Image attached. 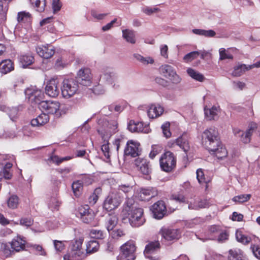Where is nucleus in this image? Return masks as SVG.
Instances as JSON below:
<instances>
[{
  "instance_id": "nucleus-1",
  "label": "nucleus",
  "mask_w": 260,
  "mask_h": 260,
  "mask_svg": "<svg viewBox=\"0 0 260 260\" xmlns=\"http://www.w3.org/2000/svg\"><path fill=\"white\" fill-rule=\"evenodd\" d=\"M124 210L127 212L129 223L133 227H139L144 224L145 219L143 216V209L136 207L127 201L124 204Z\"/></svg>"
},
{
  "instance_id": "nucleus-2",
  "label": "nucleus",
  "mask_w": 260,
  "mask_h": 260,
  "mask_svg": "<svg viewBox=\"0 0 260 260\" xmlns=\"http://www.w3.org/2000/svg\"><path fill=\"white\" fill-rule=\"evenodd\" d=\"M202 142L207 150H214L215 147L220 145L218 132L212 127L206 129L202 135Z\"/></svg>"
},
{
  "instance_id": "nucleus-3",
  "label": "nucleus",
  "mask_w": 260,
  "mask_h": 260,
  "mask_svg": "<svg viewBox=\"0 0 260 260\" xmlns=\"http://www.w3.org/2000/svg\"><path fill=\"white\" fill-rule=\"evenodd\" d=\"M159 164L161 170L167 173L172 172L176 167V158L173 152L166 151L160 157Z\"/></svg>"
},
{
  "instance_id": "nucleus-4",
  "label": "nucleus",
  "mask_w": 260,
  "mask_h": 260,
  "mask_svg": "<svg viewBox=\"0 0 260 260\" xmlns=\"http://www.w3.org/2000/svg\"><path fill=\"white\" fill-rule=\"evenodd\" d=\"M121 252L117 260H135L136 257L135 242L129 240L120 247Z\"/></svg>"
},
{
  "instance_id": "nucleus-5",
  "label": "nucleus",
  "mask_w": 260,
  "mask_h": 260,
  "mask_svg": "<svg viewBox=\"0 0 260 260\" xmlns=\"http://www.w3.org/2000/svg\"><path fill=\"white\" fill-rule=\"evenodd\" d=\"M123 197L120 192L113 191L109 193L104 202V208L108 211L116 209L121 203Z\"/></svg>"
},
{
  "instance_id": "nucleus-6",
  "label": "nucleus",
  "mask_w": 260,
  "mask_h": 260,
  "mask_svg": "<svg viewBox=\"0 0 260 260\" xmlns=\"http://www.w3.org/2000/svg\"><path fill=\"white\" fill-rule=\"evenodd\" d=\"M79 89V83L76 79H65L62 83L61 93L63 98L69 99L77 93Z\"/></svg>"
},
{
  "instance_id": "nucleus-7",
  "label": "nucleus",
  "mask_w": 260,
  "mask_h": 260,
  "mask_svg": "<svg viewBox=\"0 0 260 260\" xmlns=\"http://www.w3.org/2000/svg\"><path fill=\"white\" fill-rule=\"evenodd\" d=\"M162 241H174L181 237L180 230L170 228L162 227L159 232Z\"/></svg>"
},
{
  "instance_id": "nucleus-8",
  "label": "nucleus",
  "mask_w": 260,
  "mask_h": 260,
  "mask_svg": "<svg viewBox=\"0 0 260 260\" xmlns=\"http://www.w3.org/2000/svg\"><path fill=\"white\" fill-rule=\"evenodd\" d=\"M25 93L31 103L40 106L44 98V93L42 90L36 86H31L25 90Z\"/></svg>"
},
{
  "instance_id": "nucleus-9",
  "label": "nucleus",
  "mask_w": 260,
  "mask_h": 260,
  "mask_svg": "<svg viewBox=\"0 0 260 260\" xmlns=\"http://www.w3.org/2000/svg\"><path fill=\"white\" fill-rule=\"evenodd\" d=\"M60 103L58 101H43L39 106L40 109L48 114H56L60 109Z\"/></svg>"
},
{
  "instance_id": "nucleus-10",
  "label": "nucleus",
  "mask_w": 260,
  "mask_h": 260,
  "mask_svg": "<svg viewBox=\"0 0 260 260\" xmlns=\"http://www.w3.org/2000/svg\"><path fill=\"white\" fill-rule=\"evenodd\" d=\"M45 91L48 95L52 98H55L58 95L60 90L57 78H52L47 82Z\"/></svg>"
},
{
  "instance_id": "nucleus-11",
  "label": "nucleus",
  "mask_w": 260,
  "mask_h": 260,
  "mask_svg": "<svg viewBox=\"0 0 260 260\" xmlns=\"http://www.w3.org/2000/svg\"><path fill=\"white\" fill-rule=\"evenodd\" d=\"M91 78L90 70L88 68H84L79 71L78 77L76 79L80 84L87 86L90 85Z\"/></svg>"
},
{
  "instance_id": "nucleus-12",
  "label": "nucleus",
  "mask_w": 260,
  "mask_h": 260,
  "mask_svg": "<svg viewBox=\"0 0 260 260\" xmlns=\"http://www.w3.org/2000/svg\"><path fill=\"white\" fill-rule=\"evenodd\" d=\"M153 217L157 219H162L167 213V208L165 202L158 201L151 207Z\"/></svg>"
},
{
  "instance_id": "nucleus-13",
  "label": "nucleus",
  "mask_w": 260,
  "mask_h": 260,
  "mask_svg": "<svg viewBox=\"0 0 260 260\" xmlns=\"http://www.w3.org/2000/svg\"><path fill=\"white\" fill-rule=\"evenodd\" d=\"M160 248V243L158 241H154L149 242L145 246L144 251L145 256L150 260H158V257L153 254L155 252L158 251Z\"/></svg>"
},
{
  "instance_id": "nucleus-14",
  "label": "nucleus",
  "mask_w": 260,
  "mask_h": 260,
  "mask_svg": "<svg viewBox=\"0 0 260 260\" xmlns=\"http://www.w3.org/2000/svg\"><path fill=\"white\" fill-rule=\"evenodd\" d=\"M136 165L138 170L144 175L149 176L152 169L150 162L146 159L138 158L136 160Z\"/></svg>"
},
{
  "instance_id": "nucleus-15",
  "label": "nucleus",
  "mask_w": 260,
  "mask_h": 260,
  "mask_svg": "<svg viewBox=\"0 0 260 260\" xmlns=\"http://www.w3.org/2000/svg\"><path fill=\"white\" fill-rule=\"evenodd\" d=\"M140 144L133 140L128 141L126 143V147L124 149V154L126 155H131L135 157L139 155Z\"/></svg>"
},
{
  "instance_id": "nucleus-16",
  "label": "nucleus",
  "mask_w": 260,
  "mask_h": 260,
  "mask_svg": "<svg viewBox=\"0 0 260 260\" xmlns=\"http://www.w3.org/2000/svg\"><path fill=\"white\" fill-rule=\"evenodd\" d=\"M36 51L39 56L45 59L51 58L55 53L54 47L49 45L38 46L36 48Z\"/></svg>"
},
{
  "instance_id": "nucleus-17",
  "label": "nucleus",
  "mask_w": 260,
  "mask_h": 260,
  "mask_svg": "<svg viewBox=\"0 0 260 260\" xmlns=\"http://www.w3.org/2000/svg\"><path fill=\"white\" fill-rule=\"evenodd\" d=\"M158 192L156 188L149 187L142 188L140 192V197L143 201H149L157 195Z\"/></svg>"
},
{
  "instance_id": "nucleus-18",
  "label": "nucleus",
  "mask_w": 260,
  "mask_h": 260,
  "mask_svg": "<svg viewBox=\"0 0 260 260\" xmlns=\"http://www.w3.org/2000/svg\"><path fill=\"white\" fill-rule=\"evenodd\" d=\"M175 143L179 146L185 153L184 158L188 159V155L190 154V146L188 141L185 136H182L176 139Z\"/></svg>"
},
{
  "instance_id": "nucleus-19",
  "label": "nucleus",
  "mask_w": 260,
  "mask_h": 260,
  "mask_svg": "<svg viewBox=\"0 0 260 260\" xmlns=\"http://www.w3.org/2000/svg\"><path fill=\"white\" fill-rule=\"evenodd\" d=\"M164 111V108L160 105L152 104L147 111V114L150 118L154 119L161 115Z\"/></svg>"
},
{
  "instance_id": "nucleus-20",
  "label": "nucleus",
  "mask_w": 260,
  "mask_h": 260,
  "mask_svg": "<svg viewBox=\"0 0 260 260\" xmlns=\"http://www.w3.org/2000/svg\"><path fill=\"white\" fill-rule=\"evenodd\" d=\"M85 256L83 250L71 249L70 251L63 256L64 260H82Z\"/></svg>"
},
{
  "instance_id": "nucleus-21",
  "label": "nucleus",
  "mask_w": 260,
  "mask_h": 260,
  "mask_svg": "<svg viewBox=\"0 0 260 260\" xmlns=\"http://www.w3.org/2000/svg\"><path fill=\"white\" fill-rule=\"evenodd\" d=\"M208 151L211 154L214 155L219 159L225 157L228 155L227 150L220 141L219 146L215 147L214 150Z\"/></svg>"
},
{
  "instance_id": "nucleus-22",
  "label": "nucleus",
  "mask_w": 260,
  "mask_h": 260,
  "mask_svg": "<svg viewBox=\"0 0 260 260\" xmlns=\"http://www.w3.org/2000/svg\"><path fill=\"white\" fill-rule=\"evenodd\" d=\"M49 120V117L48 114L43 113L40 114L37 117L31 121V124L33 126H39L43 125L47 123Z\"/></svg>"
},
{
  "instance_id": "nucleus-23",
  "label": "nucleus",
  "mask_w": 260,
  "mask_h": 260,
  "mask_svg": "<svg viewBox=\"0 0 260 260\" xmlns=\"http://www.w3.org/2000/svg\"><path fill=\"white\" fill-rule=\"evenodd\" d=\"M25 241L19 236L14 239L11 243V248L16 251H19L25 248Z\"/></svg>"
},
{
  "instance_id": "nucleus-24",
  "label": "nucleus",
  "mask_w": 260,
  "mask_h": 260,
  "mask_svg": "<svg viewBox=\"0 0 260 260\" xmlns=\"http://www.w3.org/2000/svg\"><path fill=\"white\" fill-rule=\"evenodd\" d=\"M14 70L13 63L10 59H5L0 62V72L6 74Z\"/></svg>"
},
{
  "instance_id": "nucleus-25",
  "label": "nucleus",
  "mask_w": 260,
  "mask_h": 260,
  "mask_svg": "<svg viewBox=\"0 0 260 260\" xmlns=\"http://www.w3.org/2000/svg\"><path fill=\"white\" fill-rule=\"evenodd\" d=\"M106 228L109 232L113 230L118 222V217L114 214H109L106 217Z\"/></svg>"
},
{
  "instance_id": "nucleus-26",
  "label": "nucleus",
  "mask_w": 260,
  "mask_h": 260,
  "mask_svg": "<svg viewBox=\"0 0 260 260\" xmlns=\"http://www.w3.org/2000/svg\"><path fill=\"white\" fill-rule=\"evenodd\" d=\"M250 70L248 65L245 64H238L234 67L232 75L234 77H239L243 75L246 71Z\"/></svg>"
},
{
  "instance_id": "nucleus-27",
  "label": "nucleus",
  "mask_w": 260,
  "mask_h": 260,
  "mask_svg": "<svg viewBox=\"0 0 260 260\" xmlns=\"http://www.w3.org/2000/svg\"><path fill=\"white\" fill-rule=\"evenodd\" d=\"M34 57L29 54L20 55L19 57L20 63L24 68L31 65L34 62Z\"/></svg>"
},
{
  "instance_id": "nucleus-28",
  "label": "nucleus",
  "mask_w": 260,
  "mask_h": 260,
  "mask_svg": "<svg viewBox=\"0 0 260 260\" xmlns=\"http://www.w3.org/2000/svg\"><path fill=\"white\" fill-rule=\"evenodd\" d=\"M22 107L21 106L9 108L7 110V114L9 115L10 119L13 121H16L19 115L20 111L22 110Z\"/></svg>"
},
{
  "instance_id": "nucleus-29",
  "label": "nucleus",
  "mask_w": 260,
  "mask_h": 260,
  "mask_svg": "<svg viewBox=\"0 0 260 260\" xmlns=\"http://www.w3.org/2000/svg\"><path fill=\"white\" fill-rule=\"evenodd\" d=\"M122 37L128 43L132 44L136 42L135 32L134 30L126 29L122 30Z\"/></svg>"
},
{
  "instance_id": "nucleus-30",
  "label": "nucleus",
  "mask_w": 260,
  "mask_h": 260,
  "mask_svg": "<svg viewBox=\"0 0 260 260\" xmlns=\"http://www.w3.org/2000/svg\"><path fill=\"white\" fill-rule=\"evenodd\" d=\"M95 214L91 209L87 212V213L81 217V220L84 223L90 224L92 226H95L96 223L94 221Z\"/></svg>"
},
{
  "instance_id": "nucleus-31",
  "label": "nucleus",
  "mask_w": 260,
  "mask_h": 260,
  "mask_svg": "<svg viewBox=\"0 0 260 260\" xmlns=\"http://www.w3.org/2000/svg\"><path fill=\"white\" fill-rule=\"evenodd\" d=\"M100 248V244L96 240H90L86 243V251L87 254H92L97 252Z\"/></svg>"
},
{
  "instance_id": "nucleus-32",
  "label": "nucleus",
  "mask_w": 260,
  "mask_h": 260,
  "mask_svg": "<svg viewBox=\"0 0 260 260\" xmlns=\"http://www.w3.org/2000/svg\"><path fill=\"white\" fill-rule=\"evenodd\" d=\"M159 71L164 77L167 78L176 72L173 67L169 64H164L159 67Z\"/></svg>"
},
{
  "instance_id": "nucleus-33",
  "label": "nucleus",
  "mask_w": 260,
  "mask_h": 260,
  "mask_svg": "<svg viewBox=\"0 0 260 260\" xmlns=\"http://www.w3.org/2000/svg\"><path fill=\"white\" fill-rule=\"evenodd\" d=\"M204 111L205 116L207 120H211L214 119L217 116L219 112V109L217 107L213 106L210 109L205 108Z\"/></svg>"
},
{
  "instance_id": "nucleus-34",
  "label": "nucleus",
  "mask_w": 260,
  "mask_h": 260,
  "mask_svg": "<svg viewBox=\"0 0 260 260\" xmlns=\"http://www.w3.org/2000/svg\"><path fill=\"white\" fill-rule=\"evenodd\" d=\"M209 206V203L206 200H201L190 203L188 205V208L191 210H199L200 209L206 208Z\"/></svg>"
},
{
  "instance_id": "nucleus-35",
  "label": "nucleus",
  "mask_w": 260,
  "mask_h": 260,
  "mask_svg": "<svg viewBox=\"0 0 260 260\" xmlns=\"http://www.w3.org/2000/svg\"><path fill=\"white\" fill-rule=\"evenodd\" d=\"M117 76L113 72L107 71L101 75L100 80L106 81L108 83L113 84Z\"/></svg>"
},
{
  "instance_id": "nucleus-36",
  "label": "nucleus",
  "mask_w": 260,
  "mask_h": 260,
  "mask_svg": "<svg viewBox=\"0 0 260 260\" xmlns=\"http://www.w3.org/2000/svg\"><path fill=\"white\" fill-rule=\"evenodd\" d=\"M72 188L74 196L76 197H79L81 195L83 190L82 182L80 180L74 181L72 183Z\"/></svg>"
},
{
  "instance_id": "nucleus-37",
  "label": "nucleus",
  "mask_w": 260,
  "mask_h": 260,
  "mask_svg": "<svg viewBox=\"0 0 260 260\" xmlns=\"http://www.w3.org/2000/svg\"><path fill=\"white\" fill-rule=\"evenodd\" d=\"M170 199L179 203H184L186 201V198L185 197L184 191L182 190L172 194Z\"/></svg>"
},
{
  "instance_id": "nucleus-38",
  "label": "nucleus",
  "mask_w": 260,
  "mask_h": 260,
  "mask_svg": "<svg viewBox=\"0 0 260 260\" xmlns=\"http://www.w3.org/2000/svg\"><path fill=\"white\" fill-rule=\"evenodd\" d=\"M134 57L137 59V60L140 62L144 65H147L148 64H153L154 63V59L150 57H144L139 54H134Z\"/></svg>"
},
{
  "instance_id": "nucleus-39",
  "label": "nucleus",
  "mask_w": 260,
  "mask_h": 260,
  "mask_svg": "<svg viewBox=\"0 0 260 260\" xmlns=\"http://www.w3.org/2000/svg\"><path fill=\"white\" fill-rule=\"evenodd\" d=\"M187 73L192 78L197 81L202 82L204 80V76L198 72L192 69L189 68L187 70Z\"/></svg>"
},
{
  "instance_id": "nucleus-40",
  "label": "nucleus",
  "mask_w": 260,
  "mask_h": 260,
  "mask_svg": "<svg viewBox=\"0 0 260 260\" xmlns=\"http://www.w3.org/2000/svg\"><path fill=\"white\" fill-rule=\"evenodd\" d=\"M30 3L37 8L38 12L44 11L46 6V0H30Z\"/></svg>"
},
{
  "instance_id": "nucleus-41",
  "label": "nucleus",
  "mask_w": 260,
  "mask_h": 260,
  "mask_svg": "<svg viewBox=\"0 0 260 260\" xmlns=\"http://www.w3.org/2000/svg\"><path fill=\"white\" fill-rule=\"evenodd\" d=\"M236 237L237 241L244 244L249 243L251 241V238L248 236L242 234V232L240 231H237L236 233Z\"/></svg>"
},
{
  "instance_id": "nucleus-42",
  "label": "nucleus",
  "mask_w": 260,
  "mask_h": 260,
  "mask_svg": "<svg viewBox=\"0 0 260 260\" xmlns=\"http://www.w3.org/2000/svg\"><path fill=\"white\" fill-rule=\"evenodd\" d=\"M251 197L250 194H243L234 197L232 200L236 203L242 204L248 201Z\"/></svg>"
},
{
  "instance_id": "nucleus-43",
  "label": "nucleus",
  "mask_w": 260,
  "mask_h": 260,
  "mask_svg": "<svg viewBox=\"0 0 260 260\" xmlns=\"http://www.w3.org/2000/svg\"><path fill=\"white\" fill-rule=\"evenodd\" d=\"M31 15L28 12L25 11L20 12L17 15V21L19 22H27L30 20Z\"/></svg>"
},
{
  "instance_id": "nucleus-44",
  "label": "nucleus",
  "mask_w": 260,
  "mask_h": 260,
  "mask_svg": "<svg viewBox=\"0 0 260 260\" xmlns=\"http://www.w3.org/2000/svg\"><path fill=\"white\" fill-rule=\"evenodd\" d=\"M84 241L83 237H79L72 242L71 249L77 250H82V245Z\"/></svg>"
},
{
  "instance_id": "nucleus-45",
  "label": "nucleus",
  "mask_w": 260,
  "mask_h": 260,
  "mask_svg": "<svg viewBox=\"0 0 260 260\" xmlns=\"http://www.w3.org/2000/svg\"><path fill=\"white\" fill-rule=\"evenodd\" d=\"M8 206L10 208L15 209L17 208L19 204V198L17 196L12 195L7 201Z\"/></svg>"
},
{
  "instance_id": "nucleus-46",
  "label": "nucleus",
  "mask_w": 260,
  "mask_h": 260,
  "mask_svg": "<svg viewBox=\"0 0 260 260\" xmlns=\"http://www.w3.org/2000/svg\"><path fill=\"white\" fill-rule=\"evenodd\" d=\"M106 234L101 230L92 229L90 232V236L91 238L98 239H103Z\"/></svg>"
},
{
  "instance_id": "nucleus-47",
  "label": "nucleus",
  "mask_w": 260,
  "mask_h": 260,
  "mask_svg": "<svg viewBox=\"0 0 260 260\" xmlns=\"http://www.w3.org/2000/svg\"><path fill=\"white\" fill-rule=\"evenodd\" d=\"M90 209L89 206L87 205H82L79 207L76 216L81 219L83 216H85L87 213V212Z\"/></svg>"
},
{
  "instance_id": "nucleus-48",
  "label": "nucleus",
  "mask_w": 260,
  "mask_h": 260,
  "mask_svg": "<svg viewBox=\"0 0 260 260\" xmlns=\"http://www.w3.org/2000/svg\"><path fill=\"white\" fill-rule=\"evenodd\" d=\"M61 204L58 199L52 197L50 199L48 206L49 208L52 210H58V208Z\"/></svg>"
},
{
  "instance_id": "nucleus-49",
  "label": "nucleus",
  "mask_w": 260,
  "mask_h": 260,
  "mask_svg": "<svg viewBox=\"0 0 260 260\" xmlns=\"http://www.w3.org/2000/svg\"><path fill=\"white\" fill-rule=\"evenodd\" d=\"M228 260H245L242 257V255L240 252L235 250H229Z\"/></svg>"
},
{
  "instance_id": "nucleus-50",
  "label": "nucleus",
  "mask_w": 260,
  "mask_h": 260,
  "mask_svg": "<svg viewBox=\"0 0 260 260\" xmlns=\"http://www.w3.org/2000/svg\"><path fill=\"white\" fill-rule=\"evenodd\" d=\"M54 163H55L57 165H59L64 161L69 160L71 159L70 156H66L64 157H59L58 156L56 155H51L49 158Z\"/></svg>"
},
{
  "instance_id": "nucleus-51",
  "label": "nucleus",
  "mask_w": 260,
  "mask_h": 260,
  "mask_svg": "<svg viewBox=\"0 0 260 260\" xmlns=\"http://www.w3.org/2000/svg\"><path fill=\"white\" fill-rule=\"evenodd\" d=\"M199 54L200 53L198 51H192L186 54L183 57V59L185 62H190L192 60L197 58Z\"/></svg>"
},
{
  "instance_id": "nucleus-52",
  "label": "nucleus",
  "mask_w": 260,
  "mask_h": 260,
  "mask_svg": "<svg viewBox=\"0 0 260 260\" xmlns=\"http://www.w3.org/2000/svg\"><path fill=\"white\" fill-rule=\"evenodd\" d=\"M219 59L220 60H224L226 59H233V56L229 52L226 51L224 48H221L219 49Z\"/></svg>"
},
{
  "instance_id": "nucleus-53",
  "label": "nucleus",
  "mask_w": 260,
  "mask_h": 260,
  "mask_svg": "<svg viewBox=\"0 0 260 260\" xmlns=\"http://www.w3.org/2000/svg\"><path fill=\"white\" fill-rule=\"evenodd\" d=\"M197 178L200 184L205 183L206 186L207 187V181L206 180L203 171L201 169L197 170Z\"/></svg>"
},
{
  "instance_id": "nucleus-54",
  "label": "nucleus",
  "mask_w": 260,
  "mask_h": 260,
  "mask_svg": "<svg viewBox=\"0 0 260 260\" xmlns=\"http://www.w3.org/2000/svg\"><path fill=\"white\" fill-rule=\"evenodd\" d=\"M34 220L31 217H23L20 219V224L24 226L29 227L32 225Z\"/></svg>"
},
{
  "instance_id": "nucleus-55",
  "label": "nucleus",
  "mask_w": 260,
  "mask_h": 260,
  "mask_svg": "<svg viewBox=\"0 0 260 260\" xmlns=\"http://www.w3.org/2000/svg\"><path fill=\"white\" fill-rule=\"evenodd\" d=\"M170 124L169 122H167L165 123H164L161 125V129L162 131V133L164 134V137H165L167 138H170L171 136V133L170 131Z\"/></svg>"
},
{
  "instance_id": "nucleus-56",
  "label": "nucleus",
  "mask_w": 260,
  "mask_h": 260,
  "mask_svg": "<svg viewBox=\"0 0 260 260\" xmlns=\"http://www.w3.org/2000/svg\"><path fill=\"white\" fill-rule=\"evenodd\" d=\"M54 248L56 251L61 252L65 249V245L63 241L59 240H53Z\"/></svg>"
},
{
  "instance_id": "nucleus-57",
  "label": "nucleus",
  "mask_w": 260,
  "mask_h": 260,
  "mask_svg": "<svg viewBox=\"0 0 260 260\" xmlns=\"http://www.w3.org/2000/svg\"><path fill=\"white\" fill-rule=\"evenodd\" d=\"M133 186L129 184H121L118 186L117 191H123L125 193H128L132 190Z\"/></svg>"
},
{
  "instance_id": "nucleus-58",
  "label": "nucleus",
  "mask_w": 260,
  "mask_h": 260,
  "mask_svg": "<svg viewBox=\"0 0 260 260\" xmlns=\"http://www.w3.org/2000/svg\"><path fill=\"white\" fill-rule=\"evenodd\" d=\"M161 151V147L160 146L154 145L152 146V150L149 153V157L151 159H153Z\"/></svg>"
},
{
  "instance_id": "nucleus-59",
  "label": "nucleus",
  "mask_w": 260,
  "mask_h": 260,
  "mask_svg": "<svg viewBox=\"0 0 260 260\" xmlns=\"http://www.w3.org/2000/svg\"><path fill=\"white\" fill-rule=\"evenodd\" d=\"M160 9L158 8H151L145 7L142 9V12L148 15H150L153 13L159 12Z\"/></svg>"
},
{
  "instance_id": "nucleus-60",
  "label": "nucleus",
  "mask_w": 260,
  "mask_h": 260,
  "mask_svg": "<svg viewBox=\"0 0 260 260\" xmlns=\"http://www.w3.org/2000/svg\"><path fill=\"white\" fill-rule=\"evenodd\" d=\"M8 8V4L4 3L3 0H0V14L6 16Z\"/></svg>"
},
{
  "instance_id": "nucleus-61",
  "label": "nucleus",
  "mask_w": 260,
  "mask_h": 260,
  "mask_svg": "<svg viewBox=\"0 0 260 260\" xmlns=\"http://www.w3.org/2000/svg\"><path fill=\"white\" fill-rule=\"evenodd\" d=\"M253 132V131L248 128V129L246 131V133H244V137H242V142L245 144L250 142V137Z\"/></svg>"
},
{
  "instance_id": "nucleus-62",
  "label": "nucleus",
  "mask_w": 260,
  "mask_h": 260,
  "mask_svg": "<svg viewBox=\"0 0 260 260\" xmlns=\"http://www.w3.org/2000/svg\"><path fill=\"white\" fill-rule=\"evenodd\" d=\"M173 84H178L181 82V77L176 73L174 72L169 78Z\"/></svg>"
},
{
  "instance_id": "nucleus-63",
  "label": "nucleus",
  "mask_w": 260,
  "mask_h": 260,
  "mask_svg": "<svg viewBox=\"0 0 260 260\" xmlns=\"http://www.w3.org/2000/svg\"><path fill=\"white\" fill-rule=\"evenodd\" d=\"M250 248L254 256L260 259V246L257 245H251Z\"/></svg>"
},
{
  "instance_id": "nucleus-64",
  "label": "nucleus",
  "mask_w": 260,
  "mask_h": 260,
  "mask_svg": "<svg viewBox=\"0 0 260 260\" xmlns=\"http://www.w3.org/2000/svg\"><path fill=\"white\" fill-rule=\"evenodd\" d=\"M100 190V188H96L95 189L94 192L89 197L88 200L90 204H95L99 198L98 196L96 194L95 192Z\"/></svg>"
}]
</instances>
